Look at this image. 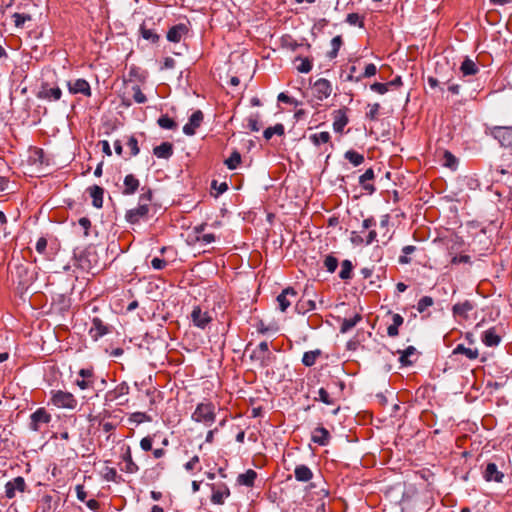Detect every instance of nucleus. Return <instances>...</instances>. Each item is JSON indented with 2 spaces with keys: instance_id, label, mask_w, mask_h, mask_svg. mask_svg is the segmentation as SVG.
I'll use <instances>...</instances> for the list:
<instances>
[{
  "instance_id": "nucleus-1",
  "label": "nucleus",
  "mask_w": 512,
  "mask_h": 512,
  "mask_svg": "<svg viewBox=\"0 0 512 512\" xmlns=\"http://www.w3.org/2000/svg\"><path fill=\"white\" fill-rule=\"evenodd\" d=\"M250 360L260 369L268 368L274 363L276 357L270 351L266 341L260 342L250 353Z\"/></svg>"
},
{
  "instance_id": "nucleus-2",
  "label": "nucleus",
  "mask_w": 512,
  "mask_h": 512,
  "mask_svg": "<svg viewBox=\"0 0 512 512\" xmlns=\"http://www.w3.org/2000/svg\"><path fill=\"white\" fill-rule=\"evenodd\" d=\"M192 419L206 426H211L216 419L215 406L210 402L198 404L192 414Z\"/></svg>"
},
{
  "instance_id": "nucleus-3",
  "label": "nucleus",
  "mask_w": 512,
  "mask_h": 512,
  "mask_svg": "<svg viewBox=\"0 0 512 512\" xmlns=\"http://www.w3.org/2000/svg\"><path fill=\"white\" fill-rule=\"evenodd\" d=\"M51 403L58 408L75 409L77 400L74 395L67 391H51Z\"/></svg>"
},
{
  "instance_id": "nucleus-4",
  "label": "nucleus",
  "mask_w": 512,
  "mask_h": 512,
  "mask_svg": "<svg viewBox=\"0 0 512 512\" xmlns=\"http://www.w3.org/2000/svg\"><path fill=\"white\" fill-rule=\"evenodd\" d=\"M489 135L497 140L501 147L512 150V126H493Z\"/></svg>"
},
{
  "instance_id": "nucleus-5",
  "label": "nucleus",
  "mask_w": 512,
  "mask_h": 512,
  "mask_svg": "<svg viewBox=\"0 0 512 512\" xmlns=\"http://www.w3.org/2000/svg\"><path fill=\"white\" fill-rule=\"evenodd\" d=\"M332 91L333 87L331 82L325 78L318 79L312 86L313 96L319 101L328 98L332 94Z\"/></svg>"
},
{
  "instance_id": "nucleus-6",
  "label": "nucleus",
  "mask_w": 512,
  "mask_h": 512,
  "mask_svg": "<svg viewBox=\"0 0 512 512\" xmlns=\"http://www.w3.org/2000/svg\"><path fill=\"white\" fill-rule=\"evenodd\" d=\"M95 374L92 368L80 369L78 372V378L75 380V384L81 389L86 390L94 387Z\"/></svg>"
},
{
  "instance_id": "nucleus-7",
  "label": "nucleus",
  "mask_w": 512,
  "mask_h": 512,
  "mask_svg": "<svg viewBox=\"0 0 512 512\" xmlns=\"http://www.w3.org/2000/svg\"><path fill=\"white\" fill-rule=\"evenodd\" d=\"M149 206L147 203H139L138 207L130 209L126 212L125 218L131 224L139 223L140 220L147 217Z\"/></svg>"
},
{
  "instance_id": "nucleus-8",
  "label": "nucleus",
  "mask_w": 512,
  "mask_h": 512,
  "mask_svg": "<svg viewBox=\"0 0 512 512\" xmlns=\"http://www.w3.org/2000/svg\"><path fill=\"white\" fill-rule=\"evenodd\" d=\"M30 428L33 431H39L42 424H48L51 421V415L45 410V408H38L30 416Z\"/></svg>"
},
{
  "instance_id": "nucleus-9",
  "label": "nucleus",
  "mask_w": 512,
  "mask_h": 512,
  "mask_svg": "<svg viewBox=\"0 0 512 512\" xmlns=\"http://www.w3.org/2000/svg\"><path fill=\"white\" fill-rule=\"evenodd\" d=\"M67 88L71 94H82L91 96L90 84L85 79L70 80L67 82Z\"/></svg>"
},
{
  "instance_id": "nucleus-10",
  "label": "nucleus",
  "mask_w": 512,
  "mask_h": 512,
  "mask_svg": "<svg viewBox=\"0 0 512 512\" xmlns=\"http://www.w3.org/2000/svg\"><path fill=\"white\" fill-rule=\"evenodd\" d=\"M26 487L24 478L18 476L5 484V495L7 498L12 499L16 496V491L24 492Z\"/></svg>"
},
{
  "instance_id": "nucleus-11",
  "label": "nucleus",
  "mask_w": 512,
  "mask_h": 512,
  "mask_svg": "<svg viewBox=\"0 0 512 512\" xmlns=\"http://www.w3.org/2000/svg\"><path fill=\"white\" fill-rule=\"evenodd\" d=\"M297 292L292 287L285 288L276 298L278 307L281 312H285L291 305L292 300H295Z\"/></svg>"
},
{
  "instance_id": "nucleus-12",
  "label": "nucleus",
  "mask_w": 512,
  "mask_h": 512,
  "mask_svg": "<svg viewBox=\"0 0 512 512\" xmlns=\"http://www.w3.org/2000/svg\"><path fill=\"white\" fill-rule=\"evenodd\" d=\"M204 115L201 110L195 111L189 118V122L184 125L183 133L187 136H193L196 129L201 125Z\"/></svg>"
},
{
  "instance_id": "nucleus-13",
  "label": "nucleus",
  "mask_w": 512,
  "mask_h": 512,
  "mask_svg": "<svg viewBox=\"0 0 512 512\" xmlns=\"http://www.w3.org/2000/svg\"><path fill=\"white\" fill-rule=\"evenodd\" d=\"M191 319L195 326L204 329L212 320L208 312L202 311L200 307L193 308Z\"/></svg>"
},
{
  "instance_id": "nucleus-14",
  "label": "nucleus",
  "mask_w": 512,
  "mask_h": 512,
  "mask_svg": "<svg viewBox=\"0 0 512 512\" xmlns=\"http://www.w3.org/2000/svg\"><path fill=\"white\" fill-rule=\"evenodd\" d=\"M108 332V326L105 325L100 318H93L92 326L89 329V335L93 340H98L100 337L106 335Z\"/></svg>"
},
{
  "instance_id": "nucleus-15",
  "label": "nucleus",
  "mask_w": 512,
  "mask_h": 512,
  "mask_svg": "<svg viewBox=\"0 0 512 512\" xmlns=\"http://www.w3.org/2000/svg\"><path fill=\"white\" fill-rule=\"evenodd\" d=\"M483 477L487 482L495 481L501 483L504 478V474L498 470L495 463H488L484 472Z\"/></svg>"
},
{
  "instance_id": "nucleus-16",
  "label": "nucleus",
  "mask_w": 512,
  "mask_h": 512,
  "mask_svg": "<svg viewBox=\"0 0 512 512\" xmlns=\"http://www.w3.org/2000/svg\"><path fill=\"white\" fill-rule=\"evenodd\" d=\"M121 458L125 463L124 467L121 468L122 471L129 474H134L139 471L138 465L132 459V453L129 446L125 448V451L123 452Z\"/></svg>"
},
{
  "instance_id": "nucleus-17",
  "label": "nucleus",
  "mask_w": 512,
  "mask_h": 512,
  "mask_svg": "<svg viewBox=\"0 0 512 512\" xmlns=\"http://www.w3.org/2000/svg\"><path fill=\"white\" fill-rule=\"evenodd\" d=\"M212 490L211 501L213 504L222 505L230 495V490L225 484L213 487Z\"/></svg>"
},
{
  "instance_id": "nucleus-18",
  "label": "nucleus",
  "mask_w": 512,
  "mask_h": 512,
  "mask_svg": "<svg viewBox=\"0 0 512 512\" xmlns=\"http://www.w3.org/2000/svg\"><path fill=\"white\" fill-rule=\"evenodd\" d=\"M123 195H133L139 188L140 182L133 174H128L125 176L123 181Z\"/></svg>"
},
{
  "instance_id": "nucleus-19",
  "label": "nucleus",
  "mask_w": 512,
  "mask_h": 512,
  "mask_svg": "<svg viewBox=\"0 0 512 512\" xmlns=\"http://www.w3.org/2000/svg\"><path fill=\"white\" fill-rule=\"evenodd\" d=\"M474 307L475 305L471 301L465 300L464 302L456 303L453 306L452 311L454 316L467 319L469 312L472 311Z\"/></svg>"
},
{
  "instance_id": "nucleus-20",
  "label": "nucleus",
  "mask_w": 512,
  "mask_h": 512,
  "mask_svg": "<svg viewBox=\"0 0 512 512\" xmlns=\"http://www.w3.org/2000/svg\"><path fill=\"white\" fill-rule=\"evenodd\" d=\"M312 441L320 446L328 445L330 441L329 431L322 426L315 428L312 433Z\"/></svg>"
},
{
  "instance_id": "nucleus-21",
  "label": "nucleus",
  "mask_w": 512,
  "mask_h": 512,
  "mask_svg": "<svg viewBox=\"0 0 512 512\" xmlns=\"http://www.w3.org/2000/svg\"><path fill=\"white\" fill-rule=\"evenodd\" d=\"M187 32L188 29L185 24L175 25L169 29L167 39L170 42L178 43Z\"/></svg>"
},
{
  "instance_id": "nucleus-22",
  "label": "nucleus",
  "mask_w": 512,
  "mask_h": 512,
  "mask_svg": "<svg viewBox=\"0 0 512 512\" xmlns=\"http://www.w3.org/2000/svg\"><path fill=\"white\" fill-rule=\"evenodd\" d=\"M348 124V117L345 109H339L334 112L333 128L336 132H342Z\"/></svg>"
},
{
  "instance_id": "nucleus-23",
  "label": "nucleus",
  "mask_w": 512,
  "mask_h": 512,
  "mask_svg": "<svg viewBox=\"0 0 512 512\" xmlns=\"http://www.w3.org/2000/svg\"><path fill=\"white\" fill-rule=\"evenodd\" d=\"M482 342L488 347L497 346L501 342V337L497 334L496 329L490 328L482 334Z\"/></svg>"
},
{
  "instance_id": "nucleus-24",
  "label": "nucleus",
  "mask_w": 512,
  "mask_h": 512,
  "mask_svg": "<svg viewBox=\"0 0 512 512\" xmlns=\"http://www.w3.org/2000/svg\"><path fill=\"white\" fill-rule=\"evenodd\" d=\"M295 479L299 482H308L313 478V472L306 465H297L294 470Z\"/></svg>"
},
{
  "instance_id": "nucleus-25",
  "label": "nucleus",
  "mask_w": 512,
  "mask_h": 512,
  "mask_svg": "<svg viewBox=\"0 0 512 512\" xmlns=\"http://www.w3.org/2000/svg\"><path fill=\"white\" fill-rule=\"evenodd\" d=\"M153 153L157 158L168 159L173 154V145L170 142H163L154 147Z\"/></svg>"
},
{
  "instance_id": "nucleus-26",
  "label": "nucleus",
  "mask_w": 512,
  "mask_h": 512,
  "mask_svg": "<svg viewBox=\"0 0 512 512\" xmlns=\"http://www.w3.org/2000/svg\"><path fill=\"white\" fill-rule=\"evenodd\" d=\"M374 171L372 168L367 169L364 174H362L359 177V183L363 187L364 190L368 191L369 193H373L375 191V187L368 183V181H371L374 179Z\"/></svg>"
},
{
  "instance_id": "nucleus-27",
  "label": "nucleus",
  "mask_w": 512,
  "mask_h": 512,
  "mask_svg": "<svg viewBox=\"0 0 512 512\" xmlns=\"http://www.w3.org/2000/svg\"><path fill=\"white\" fill-rule=\"evenodd\" d=\"M257 478L256 471L249 469L245 473L239 474L237 477V482L240 485H244L247 487H252Z\"/></svg>"
},
{
  "instance_id": "nucleus-28",
  "label": "nucleus",
  "mask_w": 512,
  "mask_h": 512,
  "mask_svg": "<svg viewBox=\"0 0 512 512\" xmlns=\"http://www.w3.org/2000/svg\"><path fill=\"white\" fill-rule=\"evenodd\" d=\"M90 196L92 198L93 206L96 208H101L103 206V194L104 189L98 185H94L90 187Z\"/></svg>"
},
{
  "instance_id": "nucleus-29",
  "label": "nucleus",
  "mask_w": 512,
  "mask_h": 512,
  "mask_svg": "<svg viewBox=\"0 0 512 512\" xmlns=\"http://www.w3.org/2000/svg\"><path fill=\"white\" fill-rule=\"evenodd\" d=\"M62 91L59 87L46 88L43 87L39 93V97L47 100L57 101L61 98Z\"/></svg>"
},
{
  "instance_id": "nucleus-30",
  "label": "nucleus",
  "mask_w": 512,
  "mask_h": 512,
  "mask_svg": "<svg viewBox=\"0 0 512 512\" xmlns=\"http://www.w3.org/2000/svg\"><path fill=\"white\" fill-rule=\"evenodd\" d=\"M478 70V66L470 58H465L460 66V71L463 74V76L475 75L478 72Z\"/></svg>"
},
{
  "instance_id": "nucleus-31",
  "label": "nucleus",
  "mask_w": 512,
  "mask_h": 512,
  "mask_svg": "<svg viewBox=\"0 0 512 512\" xmlns=\"http://www.w3.org/2000/svg\"><path fill=\"white\" fill-rule=\"evenodd\" d=\"M321 354L322 351L320 349L305 352L302 357L303 365L306 367L313 366L316 363L317 359L321 356Z\"/></svg>"
},
{
  "instance_id": "nucleus-32",
  "label": "nucleus",
  "mask_w": 512,
  "mask_h": 512,
  "mask_svg": "<svg viewBox=\"0 0 512 512\" xmlns=\"http://www.w3.org/2000/svg\"><path fill=\"white\" fill-rule=\"evenodd\" d=\"M453 354H463L470 360H475L479 356L478 349L466 348L463 344H458L454 348Z\"/></svg>"
},
{
  "instance_id": "nucleus-33",
  "label": "nucleus",
  "mask_w": 512,
  "mask_h": 512,
  "mask_svg": "<svg viewBox=\"0 0 512 512\" xmlns=\"http://www.w3.org/2000/svg\"><path fill=\"white\" fill-rule=\"evenodd\" d=\"M392 320H393V323L391 325H389L387 328V334L390 337H396L399 334L398 328H399V326H401L403 324L404 319L400 314L396 313V314H393Z\"/></svg>"
},
{
  "instance_id": "nucleus-34",
  "label": "nucleus",
  "mask_w": 512,
  "mask_h": 512,
  "mask_svg": "<svg viewBox=\"0 0 512 512\" xmlns=\"http://www.w3.org/2000/svg\"><path fill=\"white\" fill-rule=\"evenodd\" d=\"M241 160V154L237 150H234L230 157L224 161V163L229 170H235L240 165Z\"/></svg>"
},
{
  "instance_id": "nucleus-35",
  "label": "nucleus",
  "mask_w": 512,
  "mask_h": 512,
  "mask_svg": "<svg viewBox=\"0 0 512 512\" xmlns=\"http://www.w3.org/2000/svg\"><path fill=\"white\" fill-rule=\"evenodd\" d=\"M299 62V64L296 65V69L300 73H309L312 70V61L307 57H296L295 63Z\"/></svg>"
},
{
  "instance_id": "nucleus-36",
  "label": "nucleus",
  "mask_w": 512,
  "mask_h": 512,
  "mask_svg": "<svg viewBox=\"0 0 512 512\" xmlns=\"http://www.w3.org/2000/svg\"><path fill=\"white\" fill-rule=\"evenodd\" d=\"M140 33L144 39L152 43H156L159 40V35L154 31V29L148 28L146 24L141 25Z\"/></svg>"
},
{
  "instance_id": "nucleus-37",
  "label": "nucleus",
  "mask_w": 512,
  "mask_h": 512,
  "mask_svg": "<svg viewBox=\"0 0 512 512\" xmlns=\"http://www.w3.org/2000/svg\"><path fill=\"white\" fill-rule=\"evenodd\" d=\"M361 320V316L359 314H356L355 316L351 318H345L340 326V331L342 333H346L349 330H351L353 327L356 326V324Z\"/></svg>"
},
{
  "instance_id": "nucleus-38",
  "label": "nucleus",
  "mask_w": 512,
  "mask_h": 512,
  "mask_svg": "<svg viewBox=\"0 0 512 512\" xmlns=\"http://www.w3.org/2000/svg\"><path fill=\"white\" fill-rule=\"evenodd\" d=\"M344 157L354 166H359L364 162V156L354 150L346 151Z\"/></svg>"
},
{
  "instance_id": "nucleus-39",
  "label": "nucleus",
  "mask_w": 512,
  "mask_h": 512,
  "mask_svg": "<svg viewBox=\"0 0 512 512\" xmlns=\"http://www.w3.org/2000/svg\"><path fill=\"white\" fill-rule=\"evenodd\" d=\"M330 134L329 132H326V131H323V132H320V133H315V134H312L310 135L309 139L311 140V142L314 144V145H321V144H325V143H328L330 141Z\"/></svg>"
},
{
  "instance_id": "nucleus-40",
  "label": "nucleus",
  "mask_w": 512,
  "mask_h": 512,
  "mask_svg": "<svg viewBox=\"0 0 512 512\" xmlns=\"http://www.w3.org/2000/svg\"><path fill=\"white\" fill-rule=\"evenodd\" d=\"M273 135H284V126L279 123L273 127H268L264 130L263 136L266 140L271 139Z\"/></svg>"
},
{
  "instance_id": "nucleus-41",
  "label": "nucleus",
  "mask_w": 512,
  "mask_h": 512,
  "mask_svg": "<svg viewBox=\"0 0 512 512\" xmlns=\"http://www.w3.org/2000/svg\"><path fill=\"white\" fill-rule=\"evenodd\" d=\"M443 166L455 170L458 165V159L449 151H445L443 154Z\"/></svg>"
},
{
  "instance_id": "nucleus-42",
  "label": "nucleus",
  "mask_w": 512,
  "mask_h": 512,
  "mask_svg": "<svg viewBox=\"0 0 512 512\" xmlns=\"http://www.w3.org/2000/svg\"><path fill=\"white\" fill-rule=\"evenodd\" d=\"M353 265L350 260H344L341 263V271L339 273V277L342 280H347L351 278Z\"/></svg>"
},
{
  "instance_id": "nucleus-43",
  "label": "nucleus",
  "mask_w": 512,
  "mask_h": 512,
  "mask_svg": "<svg viewBox=\"0 0 512 512\" xmlns=\"http://www.w3.org/2000/svg\"><path fill=\"white\" fill-rule=\"evenodd\" d=\"M157 123L163 129L173 130L177 127L176 122L168 115H162L159 117Z\"/></svg>"
},
{
  "instance_id": "nucleus-44",
  "label": "nucleus",
  "mask_w": 512,
  "mask_h": 512,
  "mask_svg": "<svg viewBox=\"0 0 512 512\" xmlns=\"http://www.w3.org/2000/svg\"><path fill=\"white\" fill-rule=\"evenodd\" d=\"M343 41H342V37L340 35H337L335 36L332 40H331V46H332V50L328 53V56L332 59V58H335L338 54V51L342 45Z\"/></svg>"
},
{
  "instance_id": "nucleus-45",
  "label": "nucleus",
  "mask_w": 512,
  "mask_h": 512,
  "mask_svg": "<svg viewBox=\"0 0 512 512\" xmlns=\"http://www.w3.org/2000/svg\"><path fill=\"white\" fill-rule=\"evenodd\" d=\"M416 349L415 347L413 346H409L407 347L405 350L403 351H399L401 353V356L399 358L400 362L403 364V365H410L411 364V361H409V357L411 355H413L415 353Z\"/></svg>"
},
{
  "instance_id": "nucleus-46",
  "label": "nucleus",
  "mask_w": 512,
  "mask_h": 512,
  "mask_svg": "<svg viewBox=\"0 0 512 512\" xmlns=\"http://www.w3.org/2000/svg\"><path fill=\"white\" fill-rule=\"evenodd\" d=\"M324 266L328 272L333 273L338 266V259L332 255L326 256Z\"/></svg>"
},
{
  "instance_id": "nucleus-47",
  "label": "nucleus",
  "mask_w": 512,
  "mask_h": 512,
  "mask_svg": "<svg viewBox=\"0 0 512 512\" xmlns=\"http://www.w3.org/2000/svg\"><path fill=\"white\" fill-rule=\"evenodd\" d=\"M131 423L140 424L145 421H151V418L143 412H135L129 417Z\"/></svg>"
},
{
  "instance_id": "nucleus-48",
  "label": "nucleus",
  "mask_w": 512,
  "mask_h": 512,
  "mask_svg": "<svg viewBox=\"0 0 512 512\" xmlns=\"http://www.w3.org/2000/svg\"><path fill=\"white\" fill-rule=\"evenodd\" d=\"M133 99L138 104H143L147 101L145 94L141 91L138 85L132 87Z\"/></svg>"
},
{
  "instance_id": "nucleus-49",
  "label": "nucleus",
  "mask_w": 512,
  "mask_h": 512,
  "mask_svg": "<svg viewBox=\"0 0 512 512\" xmlns=\"http://www.w3.org/2000/svg\"><path fill=\"white\" fill-rule=\"evenodd\" d=\"M346 22L350 25H358L359 27H364L363 18L357 13H349L346 17Z\"/></svg>"
},
{
  "instance_id": "nucleus-50",
  "label": "nucleus",
  "mask_w": 512,
  "mask_h": 512,
  "mask_svg": "<svg viewBox=\"0 0 512 512\" xmlns=\"http://www.w3.org/2000/svg\"><path fill=\"white\" fill-rule=\"evenodd\" d=\"M434 303L432 297L430 296H424L422 297L417 304V310L422 313L424 312L428 307L432 306Z\"/></svg>"
},
{
  "instance_id": "nucleus-51",
  "label": "nucleus",
  "mask_w": 512,
  "mask_h": 512,
  "mask_svg": "<svg viewBox=\"0 0 512 512\" xmlns=\"http://www.w3.org/2000/svg\"><path fill=\"white\" fill-rule=\"evenodd\" d=\"M12 17L14 19V23L17 28L23 27V25L26 21L31 20V16L29 14H23V13H15V14H13Z\"/></svg>"
},
{
  "instance_id": "nucleus-52",
  "label": "nucleus",
  "mask_w": 512,
  "mask_h": 512,
  "mask_svg": "<svg viewBox=\"0 0 512 512\" xmlns=\"http://www.w3.org/2000/svg\"><path fill=\"white\" fill-rule=\"evenodd\" d=\"M369 111L366 113V117L372 121L378 118V112L380 109L379 103L368 104Z\"/></svg>"
},
{
  "instance_id": "nucleus-53",
  "label": "nucleus",
  "mask_w": 512,
  "mask_h": 512,
  "mask_svg": "<svg viewBox=\"0 0 512 512\" xmlns=\"http://www.w3.org/2000/svg\"><path fill=\"white\" fill-rule=\"evenodd\" d=\"M104 478L107 481L119 482V480H118V478H119L118 473H117L116 469L112 468V467H106L105 468Z\"/></svg>"
},
{
  "instance_id": "nucleus-54",
  "label": "nucleus",
  "mask_w": 512,
  "mask_h": 512,
  "mask_svg": "<svg viewBox=\"0 0 512 512\" xmlns=\"http://www.w3.org/2000/svg\"><path fill=\"white\" fill-rule=\"evenodd\" d=\"M248 127L251 131L257 132L260 130L259 114L251 115L248 118Z\"/></svg>"
},
{
  "instance_id": "nucleus-55",
  "label": "nucleus",
  "mask_w": 512,
  "mask_h": 512,
  "mask_svg": "<svg viewBox=\"0 0 512 512\" xmlns=\"http://www.w3.org/2000/svg\"><path fill=\"white\" fill-rule=\"evenodd\" d=\"M370 89L378 94H385L389 90V84L376 82L370 86Z\"/></svg>"
},
{
  "instance_id": "nucleus-56",
  "label": "nucleus",
  "mask_w": 512,
  "mask_h": 512,
  "mask_svg": "<svg viewBox=\"0 0 512 512\" xmlns=\"http://www.w3.org/2000/svg\"><path fill=\"white\" fill-rule=\"evenodd\" d=\"M126 145L130 149L132 156H136L139 153L138 141L134 136L128 138Z\"/></svg>"
},
{
  "instance_id": "nucleus-57",
  "label": "nucleus",
  "mask_w": 512,
  "mask_h": 512,
  "mask_svg": "<svg viewBox=\"0 0 512 512\" xmlns=\"http://www.w3.org/2000/svg\"><path fill=\"white\" fill-rule=\"evenodd\" d=\"M318 395H319V398H316V400H319L328 405L334 404L333 399H331L329 393L324 388L319 389Z\"/></svg>"
},
{
  "instance_id": "nucleus-58",
  "label": "nucleus",
  "mask_w": 512,
  "mask_h": 512,
  "mask_svg": "<svg viewBox=\"0 0 512 512\" xmlns=\"http://www.w3.org/2000/svg\"><path fill=\"white\" fill-rule=\"evenodd\" d=\"M277 99L279 102H282V103L292 104L294 106L300 105V102L298 100H296L293 97L288 96L287 94H285L283 92L278 95Z\"/></svg>"
},
{
  "instance_id": "nucleus-59",
  "label": "nucleus",
  "mask_w": 512,
  "mask_h": 512,
  "mask_svg": "<svg viewBox=\"0 0 512 512\" xmlns=\"http://www.w3.org/2000/svg\"><path fill=\"white\" fill-rule=\"evenodd\" d=\"M143 193L139 197V203H149L152 200V190L150 188L143 187L142 188Z\"/></svg>"
},
{
  "instance_id": "nucleus-60",
  "label": "nucleus",
  "mask_w": 512,
  "mask_h": 512,
  "mask_svg": "<svg viewBox=\"0 0 512 512\" xmlns=\"http://www.w3.org/2000/svg\"><path fill=\"white\" fill-rule=\"evenodd\" d=\"M377 72V67L375 64L373 63H370L368 65H366L365 67V70H364V73L362 75L363 78H369V77H372L376 74Z\"/></svg>"
},
{
  "instance_id": "nucleus-61",
  "label": "nucleus",
  "mask_w": 512,
  "mask_h": 512,
  "mask_svg": "<svg viewBox=\"0 0 512 512\" xmlns=\"http://www.w3.org/2000/svg\"><path fill=\"white\" fill-rule=\"evenodd\" d=\"M153 439L150 436L144 437L140 441V447L144 451H150L152 449Z\"/></svg>"
},
{
  "instance_id": "nucleus-62",
  "label": "nucleus",
  "mask_w": 512,
  "mask_h": 512,
  "mask_svg": "<svg viewBox=\"0 0 512 512\" xmlns=\"http://www.w3.org/2000/svg\"><path fill=\"white\" fill-rule=\"evenodd\" d=\"M196 239L204 244H210L215 241V235L212 233L198 235L196 236Z\"/></svg>"
},
{
  "instance_id": "nucleus-63",
  "label": "nucleus",
  "mask_w": 512,
  "mask_h": 512,
  "mask_svg": "<svg viewBox=\"0 0 512 512\" xmlns=\"http://www.w3.org/2000/svg\"><path fill=\"white\" fill-rule=\"evenodd\" d=\"M199 463V457L197 455H195L194 457H192L186 464H185V469L187 471H192L194 469L197 468V465Z\"/></svg>"
},
{
  "instance_id": "nucleus-64",
  "label": "nucleus",
  "mask_w": 512,
  "mask_h": 512,
  "mask_svg": "<svg viewBox=\"0 0 512 512\" xmlns=\"http://www.w3.org/2000/svg\"><path fill=\"white\" fill-rule=\"evenodd\" d=\"M166 261L163 260V259H160V258H153L152 261H151V266L155 269V270H161L163 269L165 266H166Z\"/></svg>"
}]
</instances>
